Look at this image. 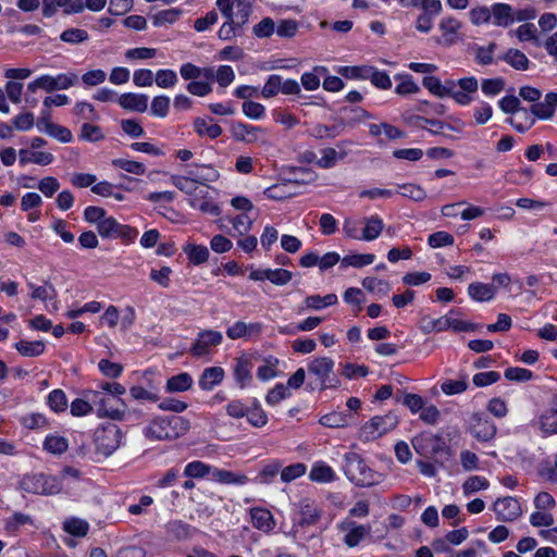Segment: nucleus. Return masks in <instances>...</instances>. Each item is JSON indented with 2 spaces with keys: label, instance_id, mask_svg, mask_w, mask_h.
Returning a JSON list of instances; mask_svg holds the SVG:
<instances>
[{
  "label": "nucleus",
  "instance_id": "2",
  "mask_svg": "<svg viewBox=\"0 0 557 557\" xmlns=\"http://www.w3.org/2000/svg\"><path fill=\"white\" fill-rule=\"evenodd\" d=\"M181 417H157L152 419L143 430L149 441H165L178 437L177 426L183 424Z\"/></svg>",
  "mask_w": 557,
  "mask_h": 557
},
{
  "label": "nucleus",
  "instance_id": "10",
  "mask_svg": "<svg viewBox=\"0 0 557 557\" xmlns=\"http://www.w3.org/2000/svg\"><path fill=\"white\" fill-rule=\"evenodd\" d=\"M412 446L417 454L430 457L444 451L447 447L444 440L434 434H420L412 438Z\"/></svg>",
  "mask_w": 557,
  "mask_h": 557
},
{
  "label": "nucleus",
  "instance_id": "46",
  "mask_svg": "<svg viewBox=\"0 0 557 557\" xmlns=\"http://www.w3.org/2000/svg\"><path fill=\"white\" fill-rule=\"evenodd\" d=\"M422 85L433 95L438 97H446L448 95L449 81L444 85L441 83L440 78L435 76H425L422 81Z\"/></svg>",
  "mask_w": 557,
  "mask_h": 557
},
{
  "label": "nucleus",
  "instance_id": "53",
  "mask_svg": "<svg viewBox=\"0 0 557 557\" xmlns=\"http://www.w3.org/2000/svg\"><path fill=\"white\" fill-rule=\"evenodd\" d=\"M456 313L457 311L451 310L448 314L444 315V318L447 319L445 322V331L451 329L455 332H469L475 329L474 324L457 319L455 317Z\"/></svg>",
  "mask_w": 557,
  "mask_h": 557
},
{
  "label": "nucleus",
  "instance_id": "7",
  "mask_svg": "<svg viewBox=\"0 0 557 557\" xmlns=\"http://www.w3.org/2000/svg\"><path fill=\"white\" fill-rule=\"evenodd\" d=\"M498 104L500 110L505 113L524 114V122H517V120L513 117L507 119V123H509L517 132L525 133L535 124L534 117L529 113V111L525 108L520 107V100L516 96L503 97L498 101Z\"/></svg>",
  "mask_w": 557,
  "mask_h": 557
},
{
  "label": "nucleus",
  "instance_id": "41",
  "mask_svg": "<svg viewBox=\"0 0 557 557\" xmlns=\"http://www.w3.org/2000/svg\"><path fill=\"white\" fill-rule=\"evenodd\" d=\"M69 448L67 438L59 435H48L44 441V449L53 455H61Z\"/></svg>",
  "mask_w": 557,
  "mask_h": 557
},
{
  "label": "nucleus",
  "instance_id": "33",
  "mask_svg": "<svg viewBox=\"0 0 557 557\" xmlns=\"http://www.w3.org/2000/svg\"><path fill=\"white\" fill-rule=\"evenodd\" d=\"M183 14L180 8H171L157 12L151 16L153 26L161 27L166 24H174Z\"/></svg>",
  "mask_w": 557,
  "mask_h": 557
},
{
  "label": "nucleus",
  "instance_id": "60",
  "mask_svg": "<svg viewBox=\"0 0 557 557\" xmlns=\"http://www.w3.org/2000/svg\"><path fill=\"white\" fill-rule=\"evenodd\" d=\"M509 36H516L520 41L536 40L537 29L534 24L525 23L520 25L517 29L510 30Z\"/></svg>",
  "mask_w": 557,
  "mask_h": 557
},
{
  "label": "nucleus",
  "instance_id": "29",
  "mask_svg": "<svg viewBox=\"0 0 557 557\" xmlns=\"http://www.w3.org/2000/svg\"><path fill=\"white\" fill-rule=\"evenodd\" d=\"M309 479L318 483H330L335 481L336 474L324 461H317L310 470Z\"/></svg>",
  "mask_w": 557,
  "mask_h": 557
},
{
  "label": "nucleus",
  "instance_id": "61",
  "mask_svg": "<svg viewBox=\"0 0 557 557\" xmlns=\"http://www.w3.org/2000/svg\"><path fill=\"white\" fill-rule=\"evenodd\" d=\"M278 364V360L276 358H269L265 361V364L260 366L257 370V377L262 381H269L277 376L276 367Z\"/></svg>",
  "mask_w": 557,
  "mask_h": 557
},
{
  "label": "nucleus",
  "instance_id": "47",
  "mask_svg": "<svg viewBox=\"0 0 557 557\" xmlns=\"http://www.w3.org/2000/svg\"><path fill=\"white\" fill-rule=\"evenodd\" d=\"M490 486L488 481L484 476L472 475L468 478L462 484V491L466 496L486 490Z\"/></svg>",
  "mask_w": 557,
  "mask_h": 557
},
{
  "label": "nucleus",
  "instance_id": "62",
  "mask_svg": "<svg viewBox=\"0 0 557 557\" xmlns=\"http://www.w3.org/2000/svg\"><path fill=\"white\" fill-rule=\"evenodd\" d=\"M252 33L257 38H269L275 33V22L271 17L262 18L252 27Z\"/></svg>",
  "mask_w": 557,
  "mask_h": 557
},
{
  "label": "nucleus",
  "instance_id": "32",
  "mask_svg": "<svg viewBox=\"0 0 557 557\" xmlns=\"http://www.w3.org/2000/svg\"><path fill=\"white\" fill-rule=\"evenodd\" d=\"M500 60L508 63L515 70L525 71L529 69L530 61L528 57L518 49H509L502 57Z\"/></svg>",
  "mask_w": 557,
  "mask_h": 557
},
{
  "label": "nucleus",
  "instance_id": "34",
  "mask_svg": "<svg viewBox=\"0 0 557 557\" xmlns=\"http://www.w3.org/2000/svg\"><path fill=\"white\" fill-rule=\"evenodd\" d=\"M15 349L24 357H38L45 351V343L42 341H25L21 339L15 343Z\"/></svg>",
  "mask_w": 557,
  "mask_h": 557
},
{
  "label": "nucleus",
  "instance_id": "4",
  "mask_svg": "<svg viewBox=\"0 0 557 557\" xmlns=\"http://www.w3.org/2000/svg\"><path fill=\"white\" fill-rule=\"evenodd\" d=\"M21 488L32 494L53 495L61 488V482L53 475L44 473L26 474L21 480Z\"/></svg>",
  "mask_w": 557,
  "mask_h": 557
},
{
  "label": "nucleus",
  "instance_id": "43",
  "mask_svg": "<svg viewBox=\"0 0 557 557\" xmlns=\"http://www.w3.org/2000/svg\"><path fill=\"white\" fill-rule=\"evenodd\" d=\"M89 39L87 30L83 28L71 27L63 30L60 40L69 45H81Z\"/></svg>",
  "mask_w": 557,
  "mask_h": 557
},
{
  "label": "nucleus",
  "instance_id": "44",
  "mask_svg": "<svg viewBox=\"0 0 557 557\" xmlns=\"http://www.w3.org/2000/svg\"><path fill=\"white\" fill-rule=\"evenodd\" d=\"M307 467L302 462H296L287 467L282 466L280 471L281 481L284 483H290L294 480L305 475Z\"/></svg>",
  "mask_w": 557,
  "mask_h": 557
},
{
  "label": "nucleus",
  "instance_id": "21",
  "mask_svg": "<svg viewBox=\"0 0 557 557\" xmlns=\"http://www.w3.org/2000/svg\"><path fill=\"white\" fill-rule=\"evenodd\" d=\"M225 376V372L221 367H209L206 368L198 381L199 387L202 391H212L219 385Z\"/></svg>",
  "mask_w": 557,
  "mask_h": 557
},
{
  "label": "nucleus",
  "instance_id": "26",
  "mask_svg": "<svg viewBox=\"0 0 557 557\" xmlns=\"http://www.w3.org/2000/svg\"><path fill=\"white\" fill-rule=\"evenodd\" d=\"M364 227L361 232V240L371 242L376 239L383 228V220L379 215H371L363 219Z\"/></svg>",
  "mask_w": 557,
  "mask_h": 557
},
{
  "label": "nucleus",
  "instance_id": "3",
  "mask_svg": "<svg viewBox=\"0 0 557 557\" xmlns=\"http://www.w3.org/2000/svg\"><path fill=\"white\" fill-rule=\"evenodd\" d=\"M89 400L97 409V414L101 418L122 420L125 413V405L120 397L108 395L102 391H90Z\"/></svg>",
  "mask_w": 557,
  "mask_h": 557
},
{
  "label": "nucleus",
  "instance_id": "52",
  "mask_svg": "<svg viewBox=\"0 0 557 557\" xmlns=\"http://www.w3.org/2000/svg\"><path fill=\"white\" fill-rule=\"evenodd\" d=\"M298 32V23L295 20L283 18L275 23V33L281 38H293Z\"/></svg>",
  "mask_w": 557,
  "mask_h": 557
},
{
  "label": "nucleus",
  "instance_id": "16",
  "mask_svg": "<svg viewBox=\"0 0 557 557\" xmlns=\"http://www.w3.org/2000/svg\"><path fill=\"white\" fill-rule=\"evenodd\" d=\"M250 521L259 531L270 533L275 528V520L272 512L263 507H253L249 510Z\"/></svg>",
  "mask_w": 557,
  "mask_h": 557
},
{
  "label": "nucleus",
  "instance_id": "15",
  "mask_svg": "<svg viewBox=\"0 0 557 557\" xmlns=\"http://www.w3.org/2000/svg\"><path fill=\"white\" fill-rule=\"evenodd\" d=\"M252 361L248 356L243 355L235 359L233 374L236 383L240 388H245L246 386L250 385L252 381Z\"/></svg>",
  "mask_w": 557,
  "mask_h": 557
},
{
  "label": "nucleus",
  "instance_id": "58",
  "mask_svg": "<svg viewBox=\"0 0 557 557\" xmlns=\"http://www.w3.org/2000/svg\"><path fill=\"white\" fill-rule=\"evenodd\" d=\"M529 113L534 117L540 120H549L553 117L555 111L553 110L548 99L545 97L544 101L534 103Z\"/></svg>",
  "mask_w": 557,
  "mask_h": 557
},
{
  "label": "nucleus",
  "instance_id": "42",
  "mask_svg": "<svg viewBox=\"0 0 557 557\" xmlns=\"http://www.w3.org/2000/svg\"><path fill=\"white\" fill-rule=\"evenodd\" d=\"M282 461L278 459L271 460L262 466L258 473V480L262 484H270L274 478L280 473Z\"/></svg>",
  "mask_w": 557,
  "mask_h": 557
},
{
  "label": "nucleus",
  "instance_id": "45",
  "mask_svg": "<svg viewBox=\"0 0 557 557\" xmlns=\"http://www.w3.org/2000/svg\"><path fill=\"white\" fill-rule=\"evenodd\" d=\"M166 531L176 540H186L191 536L193 528L181 520H174L166 524Z\"/></svg>",
  "mask_w": 557,
  "mask_h": 557
},
{
  "label": "nucleus",
  "instance_id": "25",
  "mask_svg": "<svg viewBox=\"0 0 557 557\" xmlns=\"http://www.w3.org/2000/svg\"><path fill=\"white\" fill-rule=\"evenodd\" d=\"M193 384L194 380L191 375L187 372H181L168 379L165 392L171 394L187 392L193 387Z\"/></svg>",
  "mask_w": 557,
  "mask_h": 557
},
{
  "label": "nucleus",
  "instance_id": "55",
  "mask_svg": "<svg viewBox=\"0 0 557 557\" xmlns=\"http://www.w3.org/2000/svg\"><path fill=\"white\" fill-rule=\"evenodd\" d=\"M375 256L372 253H356L346 256L342 260L343 267L362 268L373 263Z\"/></svg>",
  "mask_w": 557,
  "mask_h": 557
},
{
  "label": "nucleus",
  "instance_id": "6",
  "mask_svg": "<svg viewBox=\"0 0 557 557\" xmlns=\"http://www.w3.org/2000/svg\"><path fill=\"white\" fill-rule=\"evenodd\" d=\"M122 432L116 424H108L95 432L97 451L108 457L121 445Z\"/></svg>",
  "mask_w": 557,
  "mask_h": 557
},
{
  "label": "nucleus",
  "instance_id": "18",
  "mask_svg": "<svg viewBox=\"0 0 557 557\" xmlns=\"http://www.w3.org/2000/svg\"><path fill=\"white\" fill-rule=\"evenodd\" d=\"M320 517V511L318 507L310 502H302L300 504V512L299 520L297 524H294L292 528L293 537L296 540V533L298 531V527L305 525H313Z\"/></svg>",
  "mask_w": 557,
  "mask_h": 557
},
{
  "label": "nucleus",
  "instance_id": "54",
  "mask_svg": "<svg viewBox=\"0 0 557 557\" xmlns=\"http://www.w3.org/2000/svg\"><path fill=\"white\" fill-rule=\"evenodd\" d=\"M288 387L282 383H277L272 389H270L265 396V401L270 406H276L282 400L290 397Z\"/></svg>",
  "mask_w": 557,
  "mask_h": 557
},
{
  "label": "nucleus",
  "instance_id": "19",
  "mask_svg": "<svg viewBox=\"0 0 557 557\" xmlns=\"http://www.w3.org/2000/svg\"><path fill=\"white\" fill-rule=\"evenodd\" d=\"M472 435L482 442L492 440L496 434V426L487 418L474 416L471 424Z\"/></svg>",
  "mask_w": 557,
  "mask_h": 557
},
{
  "label": "nucleus",
  "instance_id": "59",
  "mask_svg": "<svg viewBox=\"0 0 557 557\" xmlns=\"http://www.w3.org/2000/svg\"><path fill=\"white\" fill-rule=\"evenodd\" d=\"M343 158L344 154H339L334 148H324L321 150V158L317 161V164L321 169H331Z\"/></svg>",
  "mask_w": 557,
  "mask_h": 557
},
{
  "label": "nucleus",
  "instance_id": "38",
  "mask_svg": "<svg viewBox=\"0 0 557 557\" xmlns=\"http://www.w3.org/2000/svg\"><path fill=\"white\" fill-rule=\"evenodd\" d=\"M184 252L187 255L188 260L195 265L207 262L210 255L209 249L206 246L195 244H188L185 246Z\"/></svg>",
  "mask_w": 557,
  "mask_h": 557
},
{
  "label": "nucleus",
  "instance_id": "22",
  "mask_svg": "<svg viewBox=\"0 0 557 557\" xmlns=\"http://www.w3.org/2000/svg\"><path fill=\"white\" fill-rule=\"evenodd\" d=\"M211 479L221 484L227 485H245L249 481L248 476L244 473L233 472L219 468H213Z\"/></svg>",
  "mask_w": 557,
  "mask_h": 557
},
{
  "label": "nucleus",
  "instance_id": "30",
  "mask_svg": "<svg viewBox=\"0 0 557 557\" xmlns=\"http://www.w3.org/2000/svg\"><path fill=\"white\" fill-rule=\"evenodd\" d=\"M440 30L442 32L443 42L445 45H454L457 41V33L461 27V23L455 17H445L441 21Z\"/></svg>",
  "mask_w": 557,
  "mask_h": 557
},
{
  "label": "nucleus",
  "instance_id": "12",
  "mask_svg": "<svg viewBox=\"0 0 557 557\" xmlns=\"http://www.w3.org/2000/svg\"><path fill=\"white\" fill-rule=\"evenodd\" d=\"M232 135L235 140L246 144H265V131L260 126L236 122L232 125Z\"/></svg>",
  "mask_w": 557,
  "mask_h": 557
},
{
  "label": "nucleus",
  "instance_id": "1",
  "mask_svg": "<svg viewBox=\"0 0 557 557\" xmlns=\"http://www.w3.org/2000/svg\"><path fill=\"white\" fill-rule=\"evenodd\" d=\"M343 470L347 479L357 486H371L380 481V475L368 467L359 454L354 451L344 455Z\"/></svg>",
  "mask_w": 557,
  "mask_h": 557
},
{
  "label": "nucleus",
  "instance_id": "28",
  "mask_svg": "<svg viewBox=\"0 0 557 557\" xmlns=\"http://www.w3.org/2000/svg\"><path fill=\"white\" fill-rule=\"evenodd\" d=\"M495 294L496 288L491 284L475 282L468 286V295L475 301H490L495 297Z\"/></svg>",
  "mask_w": 557,
  "mask_h": 557
},
{
  "label": "nucleus",
  "instance_id": "24",
  "mask_svg": "<svg viewBox=\"0 0 557 557\" xmlns=\"http://www.w3.org/2000/svg\"><path fill=\"white\" fill-rule=\"evenodd\" d=\"M195 184L206 185L209 182H214L219 178V172L211 165H196L187 172Z\"/></svg>",
  "mask_w": 557,
  "mask_h": 557
},
{
  "label": "nucleus",
  "instance_id": "49",
  "mask_svg": "<svg viewBox=\"0 0 557 557\" xmlns=\"http://www.w3.org/2000/svg\"><path fill=\"white\" fill-rule=\"evenodd\" d=\"M63 529L74 536H85L89 530V524L83 519L72 518L63 522Z\"/></svg>",
  "mask_w": 557,
  "mask_h": 557
},
{
  "label": "nucleus",
  "instance_id": "31",
  "mask_svg": "<svg viewBox=\"0 0 557 557\" xmlns=\"http://www.w3.org/2000/svg\"><path fill=\"white\" fill-rule=\"evenodd\" d=\"M27 287L30 289L32 299L47 301L55 299L58 296L55 287L49 281H45L41 286H37L33 282H27Z\"/></svg>",
  "mask_w": 557,
  "mask_h": 557
},
{
  "label": "nucleus",
  "instance_id": "13",
  "mask_svg": "<svg viewBox=\"0 0 557 557\" xmlns=\"http://www.w3.org/2000/svg\"><path fill=\"white\" fill-rule=\"evenodd\" d=\"M338 529L345 533L343 542L348 547L358 546L371 532L370 525L357 524L355 521L346 519L338 524Z\"/></svg>",
  "mask_w": 557,
  "mask_h": 557
},
{
  "label": "nucleus",
  "instance_id": "36",
  "mask_svg": "<svg viewBox=\"0 0 557 557\" xmlns=\"http://www.w3.org/2000/svg\"><path fill=\"white\" fill-rule=\"evenodd\" d=\"M417 121L419 122V126L422 128H426V125H429L430 126L429 131L435 135H445L446 136L445 132L447 129L453 131V132H460V128H458L454 125L444 123L438 120L418 116Z\"/></svg>",
  "mask_w": 557,
  "mask_h": 557
},
{
  "label": "nucleus",
  "instance_id": "40",
  "mask_svg": "<svg viewBox=\"0 0 557 557\" xmlns=\"http://www.w3.org/2000/svg\"><path fill=\"white\" fill-rule=\"evenodd\" d=\"M290 181L274 184L264 190V195L269 199L273 200H283L289 198L294 195V193L290 190Z\"/></svg>",
  "mask_w": 557,
  "mask_h": 557
},
{
  "label": "nucleus",
  "instance_id": "57",
  "mask_svg": "<svg viewBox=\"0 0 557 557\" xmlns=\"http://www.w3.org/2000/svg\"><path fill=\"white\" fill-rule=\"evenodd\" d=\"M540 429L546 434L557 433V408L546 411L540 417Z\"/></svg>",
  "mask_w": 557,
  "mask_h": 557
},
{
  "label": "nucleus",
  "instance_id": "14",
  "mask_svg": "<svg viewBox=\"0 0 557 557\" xmlns=\"http://www.w3.org/2000/svg\"><path fill=\"white\" fill-rule=\"evenodd\" d=\"M493 510L499 521H513L522 512L519 502L510 496L498 498L493 505Z\"/></svg>",
  "mask_w": 557,
  "mask_h": 557
},
{
  "label": "nucleus",
  "instance_id": "27",
  "mask_svg": "<svg viewBox=\"0 0 557 557\" xmlns=\"http://www.w3.org/2000/svg\"><path fill=\"white\" fill-rule=\"evenodd\" d=\"M54 157L50 152L46 151H32L28 149L20 150V164L25 165L27 163H35L39 165H48L52 163Z\"/></svg>",
  "mask_w": 557,
  "mask_h": 557
},
{
  "label": "nucleus",
  "instance_id": "35",
  "mask_svg": "<svg viewBox=\"0 0 557 557\" xmlns=\"http://www.w3.org/2000/svg\"><path fill=\"white\" fill-rule=\"evenodd\" d=\"M327 73L325 66H314L311 72H306L301 75V85L306 90L313 91L320 86V77Z\"/></svg>",
  "mask_w": 557,
  "mask_h": 557
},
{
  "label": "nucleus",
  "instance_id": "11",
  "mask_svg": "<svg viewBox=\"0 0 557 557\" xmlns=\"http://www.w3.org/2000/svg\"><path fill=\"white\" fill-rule=\"evenodd\" d=\"M223 341V335L219 331L203 330L198 333L194 344L190 347V354L195 357H202L210 354L213 347L219 346Z\"/></svg>",
  "mask_w": 557,
  "mask_h": 557
},
{
  "label": "nucleus",
  "instance_id": "64",
  "mask_svg": "<svg viewBox=\"0 0 557 557\" xmlns=\"http://www.w3.org/2000/svg\"><path fill=\"white\" fill-rule=\"evenodd\" d=\"M170 109V98L168 96H156L151 101L150 112L153 116L165 117Z\"/></svg>",
  "mask_w": 557,
  "mask_h": 557
},
{
  "label": "nucleus",
  "instance_id": "51",
  "mask_svg": "<svg viewBox=\"0 0 557 557\" xmlns=\"http://www.w3.org/2000/svg\"><path fill=\"white\" fill-rule=\"evenodd\" d=\"M447 319L441 317L438 319H434L430 315H424L420 321V330L424 334H430L432 332H443L445 331V322Z\"/></svg>",
  "mask_w": 557,
  "mask_h": 557
},
{
  "label": "nucleus",
  "instance_id": "17",
  "mask_svg": "<svg viewBox=\"0 0 557 557\" xmlns=\"http://www.w3.org/2000/svg\"><path fill=\"white\" fill-rule=\"evenodd\" d=\"M491 22L498 27H508L515 22L513 9L508 3H494L491 5Z\"/></svg>",
  "mask_w": 557,
  "mask_h": 557
},
{
  "label": "nucleus",
  "instance_id": "63",
  "mask_svg": "<svg viewBox=\"0 0 557 557\" xmlns=\"http://www.w3.org/2000/svg\"><path fill=\"white\" fill-rule=\"evenodd\" d=\"M48 405L55 412L64 411L67 408V398L62 389H53L48 395Z\"/></svg>",
  "mask_w": 557,
  "mask_h": 557
},
{
  "label": "nucleus",
  "instance_id": "23",
  "mask_svg": "<svg viewBox=\"0 0 557 557\" xmlns=\"http://www.w3.org/2000/svg\"><path fill=\"white\" fill-rule=\"evenodd\" d=\"M206 191L200 190L196 193L190 199L189 205L191 208L199 210L203 213H208L210 215H219L221 210L216 203H214L211 199L206 197Z\"/></svg>",
  "mask_w": 557,
  "mask_h": 557
},
{
  "label": "nucleus",
  "instance_id": "9",
  "mask_svg": "<svg viewBox=\"0 0 557 557\" xmlns=\"http://www.w3.org/2000/svg\"><path fill=\"white\" fill-rule=\"evenodd\" d=\"M97 231L103 238H122L133 240L137 236V231L134 227L121 224L113 216L108 215L99 222Z\"/></svg>",
  "mask_w": 557,
  "mask_h": 557
},
{
  "label": "nucleus",
  "instance_id": "20",
  "mask_svg": "<svg viewBox=\"0 0 557 557\" xmlns=\"http://www.w3.org/2000/svg\"><path fill=\"white\" fill-rule=\"evenodd\" d=\"M117 102L125 110L143 113L148 108V96L126 92L117 98Z\"/></svg>",
  "mask_w": 557,
  "mask_h": 557
},
{
  "label": "nucleus",
  "instance_id": "39",
  "mask_svg": "<svg viewBox=\"0 0 557 557\" xmlns=\"http://www.w3.org/2000/svg\"><path fill=\"white\" fill-rule=\"evenodd\" d=\"M213 468L202 461L195 460L186 465L184 475L190 479H202L207 475L212 476Z\"/></svg>",
  "mask_w": 557,
  "mask_h": 557
},
{
  "label": "nucleus",
  "instance_id": "48",
  "mask_svg": "<svg viewBox=\"0 0 557 557\" xmlns=\"http://www.w3.org/2000/svg\"><path fill=\"white\" fill-rule=\"evenodd\" d=\"M154 81L160 88H172L177 84L178 77L175 71L162 69L157 71Z\"/></svg>",
  "mask_w": 557,
  "mask_h": 557
},
{
  "label": "nucleus",
  "instance_id": "56",
  "mask_svg": "<svg viewBox=\"0 0 557 557\" xmlns=\"http://www.w3.org/2000/svg\"><path fill=\"white\" fill-rule=\"evenodd\" d=\"M38 89L45 90L46 92L55 91L53 76L49 75V74H45V75L37 77L33 82L28 83V85H27L28 92H36Z\"/></svg>",
  "mask_w": 557,
  "mask_h": 557
},
{
  "label": "nucleus",
  "instance_id": "50",
  "mask_svg": "<svg viewBox=\"0 0 557 557\" xmlns=\"http://www.w3.org/2000/svg\"><path fill=\"white\" fill-rule=\"evenodd\" d=\"M350 416L343 412H331L320 418V423L327 428H344L348 425Z\"/></svg>",
  "mask_w": 557,
  "mask_h": 557
},
{
  "label": "nucleus",
  "instance_id": "5",
  "mask_svg": "<svg viewBox=\"0 0 557 557\" xmlns=\"http://www.w3.org/2000/svg\"><path fill=\"white\" fill-rule=\"evenodd\" d=\"M398 424L396 414L389 412L384 416H375L366 422L360 430L363 441H373L393 431Z\"/></svg>",
  "mask_w": 557,
  "mask_h": 557
},
{
  "label": "nucleus",
  "instance_id": "8",
  "mask_svg": "<svg viewBox=\"0 0 557 557\" xmlns=\"http://www.w3.org/2000/svg\"><path fill=\"white\" fill-rule=\"evenodd\" d=\"M333 369L334 361L327 357L315 358L308 364V372L317 377L321 389L337 386L338 381L331 377Z\"/></svg>",
  "mask_w": 557,
  "mask_h": 557
},
{
  "label": "nucleus",
  "instance_id": "37",
  "mask_svg": "<svg viewBox=\"0 0 557 557\" xmlns=\"http://www.w3.org/2000/svg\"><path fill=\"white\" fill-rule=\"evenodd\" d=\"M194 129L199 136H208L211 139L218 138L222 134V127L220 125L209 123L202 117H197L194 121Z\"/></svg>",
  "mask_w": 557,
  "mask_h": 557
}]
</instances>
